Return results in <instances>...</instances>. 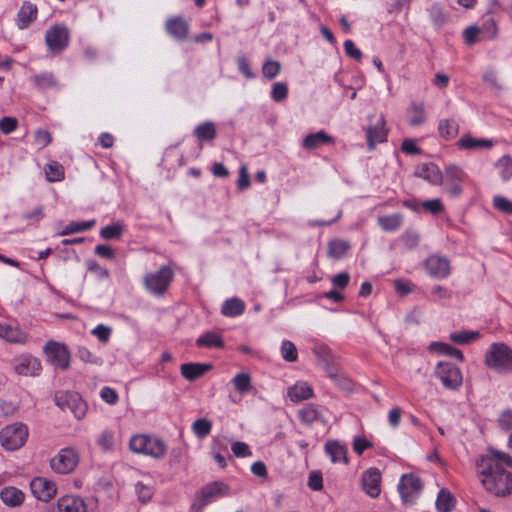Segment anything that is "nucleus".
I'll list each match as a JSON object with an SVG mask.
<instances>
[{
	"label": "nucleus",
	"mask_w": 512,
	"mask_h": 512,
	"mask_svg": "<svg viewBox=\"0 0 512 512\" xmlns=\"http://www.w3.org/2000/svg\"><path fill=\"white\" fill-rule=\"evenodd\" d=\"M505 467H512V457L494 448H488L475 462L477 476L482 486L496 497L512 494V473Z\"/></svg>",
	"instance_id": "f257e3e1"
},
{
	"label": "nucleus",
	"mask_w": 512,
	"mask_h": 512,
	"mask_svg": "<svg viewBox=\"0 0 512 512\" xmlns=\"http://www.w3.org/2000/svg\"><path fill=\"white\" fill-rule=\"evenodd\" d=\"M484 363L498 374H511L512 348L503 342L492 343L485 352Z\"/></svg>",
	"instance_id": "f03ea898"
},
{
	"label": "nucleus",
	"mask_w": 512,
	"mask_h": 512,
	"mask_svg": "<svg viewBox=\"0 0 512 512\" xmlns=\"http://www.w3.org/2000/svg\"><path fill=\"white\" fill-rule=\"evenodd\" d=\"M129 448L133 453L150 456L154 459H162L167 453V446L162 439L146 434L132 436Z\"/></svg>",
	"instance_id": "7ed1b4c3"
},
{
	"label": "nucleus",
	"mask_w": 512,
	"mask_h": 512,
	"mask_svg": "<svg viewBox=\"0 0 512 512\" xmlns=\"http://www.w3.org/2000/svg\"><path fill=\"white\" fill-rule=\"evenodd\" d=\"M44 40L47 50L53 55H59L69 46L71 31L67 25L56 23L46 30Z\"/></svg>",
	"instance_id": "20e7f679"
},
{
	"label": "nucleus",
	"mask_w": 512,
	"mask_h": 512,
	"mask_svg": "<svg viewBox=\"0 0 512 512\" xmlns=\"http://www.w3.org/2000/svg\"><path fill=\"white\" fill-rule=\"evenodd\" d=\"M28 427L23 423H13L0 430L1 446L7 451L19 450L27 441Z\"/></svg>",
	"instance_id": "39448f33"
},
{
	"label": "nucleus",
	"mask_w": 512,
	"mask_h": 512,
	"mask_svg": "<svg viewBox=\"0 0 512 512\" xmlns=\"http://www.w3.org/2000/svg\"><path fill=\"white\" fill-rule=\"evenodd\" d=\"M173 278V269L169 265H163L156 272L145 275L144 286L151 294L162 296L170 286Z\"/></svg>",
	"instance_id": "423d86ee"
},
{
	"label": "nucleus",
	"mask_w": 512,
	"mask_h": 512,
	"mask_svg": "<svg viewBox=\"0 0 512 512\" xmlns=\"http://www.w3.org/2000/svg\"><path fill=\"white\" fill-rule=\"evenodd\" d=\"M434 376L442 385L451 391L459 390L463 383L462 372L451 362H438L434 369Z\"/></svg>",
	"instance_id": "0eeeda50"
},
{
	"label": "nucleus",
	"mask_w": 512,
	"mask_h": 512,
	"mask_svg": "<svg viewBox=\"0 0 512 512\" xmlns=\"http://www.w3.org/2000/svg\"><path fill=\"white\" fill-rule=\"evenodd\" d=\"M229 486L222 481H214L203 486L195 496L192 508L201 511L212 501L228 495Z\"/></svg>",
	"instance_id": "6e6552de"
},
{
	"label": "nucleus",
	"mask_w": 512,
	"mask_h": 512,
	"mask_svg": "<svg viewBox=\"0 0 512 512\" xmlns=\"http://www.w3.org/2000/svg\"><path fill=\"white\" fill-rule=\"evenodd\" d=\"M48 361L61 370H66L70 365V352L64 343L48 340L43 347Z\"/></svg>",
	"instance_id": "1a4fd4ad"
},
{
	"label": "nucleus",
	"mask_w": 512,
	"mask_h": 512,
	"mask_svg": "<svg viewBox=\"0 0 512 512\" xmlns=\"http://www.w3.org/2000/svg\"><path fill=\"white\" fill-rule=\"evenodd\" d=\"M79 456L73 448L61 449L51 460V469L58 474H68L77 467Z\"/></svg>",
	"instance_id": "9d476101"
},
{
	"label": "nucleus",
	"mask_w": 512,
	"mask_h": 512,
	"mask_svg": "<svg viewBox=\"0 0 512 512\" xmlns=\"http://www.w3.org/2000/svg\"><path fill=\"white\" fill-rule=\"evenodd\" d=\"M464 176L462 168L455 164H449L445 167L442 184H444V190L450 197L457 198L460 196Z\"/></svg>",
	"instance_id": "9b49d317"
},
{
	"label": "nucleus",
	"mask_w": 512,
	"mask_h": 512,
	"mask_svg": "<svg viewBox=\"0 0 512 512\" xmlns=\"http://www.w3.org/2000/svg\"><path fill=\"white\" fill-rule=\"evenodd\" d=\"M13 371L19 376L37 377L42 371V365L37 357L21 354L13 359Z\"/></svg>",
	"instance_id": "f8f14e48"
},
{
	"label": "nucleus",
	"mask_w": 512,
	"mask_h": 512,
	"mask_svg": "<svg viewBox=\"0 0 512 512\" xmlns=\"http://www.w3.org/2000/svg\"><path fill=\"white\" fill-rule=\"evenodd\" d=\"M421 479L414 474H405L398 484V491L405 503L414 502L422 490Z\"/></svg>",
	"instance_id": "ddd939ff"
},
{
	"label": "nucleus",
	"mask_w": 512,
	"mask_h": 512,
	"mask_svg": "<svg viewBox=\"0 0 512 512\" xmlns=\"http://www.w3.org/2000/svg\"><path fill=\"white\" fill-rule=\"evenodd\" d=\"M56 404L63 410L71 411L78 419L84 417L87 405L77 393L65 392L56 396Z\"/></svg>",
	"instance_id": "4468645a"
},
{
	"label": "nucleus",
	"mask_w": 512,
	"mask_h": 512,
	"mask_svg": "<svg viewBox=\"0 0 512 512\" xmlns=\"http://www.w3.org/2000/svg\"><path fill=\"white\" fill-rule=\"evenodd\" d=\"M428 274L435 279H445L451 274L450 261L445 256L431 255L425 261Z\"/></svg>",
	"instance_id": "2eb2a0df"
},
{
	"label": "nucleus",
	"mask_w": 512,
	"mask_h": 512,
	"mask_svg": "<svg viewBox=\"0 0 512 512\" xmlns=\"http://www.w3.org/2000/svg\"><path fill=\"white\" fill-rule=\"evenodd\" d=\"M30 488L32 494L40 501L48 502L57 493L56 484L44 477H35L31 480Z\"/></svg>",
	"instance_id": "dca6fc26"
},
{
	"label": "nucleus",
	"mask_w": 512,
	"mask_h": 512,
	"mask_svg": "<svg viewBox=\"0 0 512 512\" xmlns=\"http://www.w3.org/2000/svg\"><path fill=\"white\" fill-rule=\"evenodd\" d=\"M388 129L383 115L379 117L375 124L366 128V140L368 149L374 150L377 144L387 141Z\"/></svg>",
	"instance_id": "f3484780"
},
{
	"label": "nucleus",
	"mask_w": 512,
	"mask_h": 512,
	"mask_svg": "<svg viewBox=\"0 0 512 512\" xmlns=\"http://www.w3.org/2000/svg\"><path fill=\"white\" fill-rule=\"evenodd\" d=\"M165 30L172 38L183 41L189 34L190 25L181 16H173L166 20Z\"/></svg>",
	"instance_id": "a211bd4d"
},
{
	"label": "nucleus",
	"mask_w": 512,
	"mask_h": 512,
	"mask_svg": "<svg viewBox=\"0 0 512 512\" xmlns=\"http://www.w3.org/2000/svg\"><path fill=\"white\" fill-rule=\"evenodd\" d=\"M38 17V8L36 4L30 1H23L16 15V26L20 30H25L36 21Z\"/></svg>",
	"instance_id": "6ab92c4d"
},
{
	"label": "nucleus",
	"mask_w": 512,
	"mask_h": 512,
	"mask_svg": "<svg viewBox=\"0 0 512 512\" xmlns=\"http://www.w3.org/2000/svg\"><path fill=\"white\" fill-rule=\"evenodd\" d=\"M381 473L377 468H369L362 475V485L364 491L372 498L380 494Z\"/></svg>",
	"instance_id": "aec40b11"
},
{
	"label": "nucleus",
	"mask_w": 512,
	"mask_h": 512,
	"mask_svg": "<svg viewBox=\"0 0 512 512\" xmlns=\"http://www.w3.org/2000/svg\"><path fill=\"white\" fill-rule=\"evenodd\" d=\"M414 175L422 178L432 185H442L443 173L434 163H422L415 169Z\"/></svg>",
	"instance_id": "412c9836"
},
{
	"label": "nucleus",
	"mask_w": 512,
	"mask_h": 512,
	"mask_svg": "<svg viewBox=\"0 0 512 512\" xmlns=\"http://www.w3.org/2000/svg\"><path fill=\"white\" fill-rule=\"evenodd\" d=\"M57 512H87L84 500L79 496L64 495L57 501Z\"/></svg>",
	"instance_id": "4be33fe9"
},
{
	"label": "nucleus",
	"mask_w": 512,
	"mask_h": 512,
	"mask_svg": "<svg viewBox=\"0 0 512 512\" xmlns=\"http://www.w3.org/2000/svg\"><path fill=\"white\" fill-rule=\"evenodd\" d=\"M325 453L333 463H348L347 447L337 440H329L325 443Z\"/></svg>",
	"instance_id": "5701e85b"
},
{
	"label": "nucleus",
	"mask_w": 512,
	"mask_h": 512,
	"mask_svg": "<svg viewBox=\"0 0 512 512\" xmlns=\"http://www.w3.org/2000/svg\"><path fill=\"white\" fill-rule=\"evenodd\" d=\"M0 338L9 343L24 344L28 337L19 327L0 323Z\"/></svg>",
	"instance_id": "b1692460"
},
{
	"label": "nucleus",
	"mask_w": 512,
	"mask_h": 512,
	"mask_svg": "<svg viewBox=\"0 0 512 512\" xmlns=\"http://www.w3.org/2000/svg\"><path fill=\"white\" fill-rule=\"evenodd\" d=\"M335 140L332 136L327 134L324 130L316 133H311L305 136L302 140V147L306 150H313L324 144H334Z\"/></svg>",
	"instance_id": "393cba45"
},
{
	"label": "nucleus",
	"mask_w": 512,
	"mask_h": 512,
	"mask_svg": "<svg viewBox=\"0 0 512 512\" xmlns=\"http://www.w3.org/2000/svg\"><path fill=\"white\" fill-rule=\"evenodd\" d=\"M0 499L9 507H18L24 502L25 494L19 488L8 486L0 491Z\"/></svg>",
	"instance_id": "a878e982"
},
{
	"label": "nucleus",
	"mask_w": 512,
	"mask_h": 512,
	"mask_svg": "<svg viewBox=\"0 0 512 512\" xmlns=\"http://www.w3.org/2000/svg\"><path fill=\"white\" fill-rule=\"evenodd\" d=\"M212 368L211 364L205 363H185L181 365L182 376L189 380L194 381L197 378L203 376L207 371Z\"/></svg>",
	"instance_id": "bb28decb"
},
{
	"label": "nucleus",
	"mask_w": 512,
	"mask_h": 512,
	"mask_svg": "<svg viewBox=\"0 0 512 512\" xmlns=\"http://www.w3.org/2000/svg\"><path fill=\"white\" fill-rule=\"evenodd\" d=\"M288 397L293 402L308 400L313 396L312 387L306 382H297L288 388Z\"/></svg>",
	"instance_id": "cd10ccee"
},
{
	"label": "nucleus",
	"mask_w": 512,
	"mask_h": 512,
	"mask_svg": "<svg viewBox=\"0 0 512 512\" xmlns=\"http://www.w3.org/2000/svg\"><path fill=\"white\" fill-rule=\"evenodd\" d=\"M33 86L39 90H47L57 87L58 80L52 72H41L30 78Z\"/></svg>",
	"instance_id": "c85d7f7f"
},
{
	"label": "nucleus",
	"mask_w": 512,
	"mask_h": 512,
	"mask_svg": "<svg viewBox=\"0 0 512 512\" xmlns=\"http://www.w3.org/2000/svg\"><path fill=\"white\" fill-rule=\"evenodd\" d=\"M351 244L341 239H333L328 243L327 255L334 260L342 259L350 250Z\"/></svg>",
	"instance_id": "c756f323"
},
{
	"label": "nucleus",
	"mask_w": 512,
	"mask_h": 512,
	"mask_svg": "<svg viewBox=\"0 0 512 512\" xmlns=\"http://www.w3.org/2000/svg\"><path fill=\"white\" fill-rule=\"evenodd\" d=\"M378 225L385 232H394L398 230L403 223V216L400 213L384 215L378 217Z\"/></svg>",
	"instance_id": "7c9ffc66"
},
{
	"label": "nucleus",
	"mask_w": 512,
	"mask_h": 512,
	"mask_svg": "<svg viewBox=\"0 0 512 512\" xmlns=\"http://www.w3.org/2000/svg\"><path fill=\"white\" fill-rule=\"evenodd\" d=\"M194 135L199 141L211 142L216 138V126L211 121L203 122L194 129Z\"/></svg>",
	"instance_id": "2f4dec72"
},
{
	"label": "nucleus",
	"mask_w": 512,
	"mask_h": 512,
	"mask_svg": "<svg viewBox=\"0 0 512 512\" xmlns=\"http://www.w3.org/2000/svg\"><path fill=\"white\" fill-rule=\"evenodd\" d=\"M245 310V303L239 298L227 299L221 308L223 315L227 317H236L243 314Z\"/></svg>",
	"instance_id": "473e14b6"
},
{
	"label": "nucleus",
	"mask_w": 512,
	"mask_h": 512,
	"mask_svg": "<svg viewBox=\"0 0 512 512\" xmlns=\"http://www.w3.org/2000/svg\"><path fill=\"white\" fill-rule=\"evenodd\" d=\"M438 132L445 140H451L458 135L459 125L454 119H443L439 121Z\"/></svg>",
	"instance_id": "72a5a7b5"
},
{
	"label": "nucleus",
	"mask_w": 512,
	"mask_h": 512,
	"mask_svg": "<svg viewBox=\"0 0 512 512\" xmlns=\"http://www.w3.org/2000/svg\"><path fill=\"white\" fill-rule=\"evenodd\" d=\"M125 231V225L120 222H114L111 225L101 228L99 235L105 240H119Z\"/></svg>",
	"instance_id": "f704fd0d"
},
{
	"label": "nucleus",
	"mask_w": 512,
	"mask_h": 512,
	"mask_svg": "<svg viewBox=\"0 0 512 512\" xmlns=\"http://www.w3.org/2000/svg\"><path fill=\"white\" fill-rule=\"evenodd\" d=\"M455 498L447 489H441L436 499V508L439 512H450L455 506Z\"/></svg>",
	"instance_id": "c9c22d12"
},
{
	"label": "nucleus",
	"mask_w": 512,
	"mask_h": 512,
	"mask_svg": "<svg viewBox=\"0 0 512 512\" xmlns=\"http://www.w3.org/2000/svg\"><path fill=\"white\" fill-rule=\"evenodd\" d=\"M196 345L207 348H222L224 346V342L220 334L216 332H207L196 340Z\"/></svg>",
	"instance_id": "e433bc0d"
},
{
	"label": "nucleus",
	"mask_w": 512,
	"mask_h": 512,
	"mask_svg": "<svg viewBox=\"0 0 512 512\" xmlns=\"http://www.w3.org/2000/svg\"><path fill=\"white\" fill-rule=\"evenodd\" d=\"M429 349L431 351L456 358L460 361H463V359H464L463 353L459 349H457L447 343L432 342L429 346Z\"/></svg>",
	"instance_id": "4c0bfd02"
},
{
	"label": "nucleus",
	"mask_w": 512,
	"mask_h": 512,
	"mask_svg": "<svg viewBox=\"0 0 512 512\" xmlns=\"http://www.w3.org/2000/svg\"><path fill=\"white\" fill-rule=\"evenodd\" d=\"M458 146L462 149L491 148L493 146V142L491 140L476 139L469 135H465L458 141Z\"/></svg>",
	"instance_id": "58836bf2"
},
{
	"label": "nucleus",
	"mask_w": 512,
	"mask_h": 512,
	"mask_svg": "<svg viewBox=\"0 0 512 512\" xmlns=\"http://www.w3.org/2000/svg\"><path fill=\"white\" fill-rule=\"evenodd\" d=\"M328 375L339 389L345 392L353 391L352 380L345 376L344 374L339 373L336 369L331 368L328 370Z\"/></svg>",
	"instance_id": "ea45409f"
},
{
	"label": "nucleus",
	"mask_w": 512,
	"mask_h": 512,
	"mask_svg": "<svg viewBox=\"0 0 512 512\" xmlns=\"http://www.w3.org/2000/svg\"><path fill=\"white\" fill-rule=\"evenodd\" d=\"M95 224L94 220L89 221H72L66 226L63 227L61 231H59V235H70L73 233H78L82 231H86L92 228Z\"/></svg>",
	"instance_id": "a19ab883"
},
{
	"label": "nucleus",
	"mask_w": 512,
	"mask_h": 512,
	"mask_svg": "<svg viewBox=\"0 0 512 512\" xmlns=\"http://www.w3.org/2000/svg\"><path fill=\"white\" fill-rule=\"evenodd\" d=\"M212 430V422L206 418L196 419L192 424V432L199 439L206 438Z\"/></svg>",
	"instance_id": "79ce46f5"
},
{
	"label": "nucleus",
	"mask_w": 512,
	"mask_h": 512,
	"mask_svg": "<svg viewBox=\"0 0 512 512\" xmlns=\"http://www.w3.org/2000/svg\"><path fill=\"white\" fill-rule=\"evenodd\" d=\"M44 171L47 180L50 182L61 181L64 178V168L60 163L56 161L48 163L45 166Z\"/></svg>",
	"instance_id": "37998d69"
},
{
	"label": "nucleus",
	"mask_w": 512,
	"mask_h": 512,
	"mask_svg": "<svg viewBox=\"0 0 512 512\" xmlns=\"http://www.w3.org/2000/svg\"><path fill=\"white\" fill-rule=\"evenodd\" d=\"M299 418L303 423L312 424L321 418V413L317 406L309 404L299 411Z\"/></svg>",
	"instance_id": "c03bdc74"
},
{
	"label": "nucleus",
	"mask_w": 512,
	"mask_h": 512,
	"mask_svg": "<svg viewBox=\"0 0 512 512\" xmlns=\"http://www.w3.org/2000/svg\"><path fill=\"white\" fill-rule=\"evenodd\" d=\"M479 30L481 33V37H479V40H492L497 36L498 28L496 25V22L492 18H488L487 20L483 21L482 25L479 26Z\"/></svg>",
	"instance_id": "a18cd8bd"
},
{
	"label": "nucleus",
	"mask_w": 512,
	"mask_h": 512,
	"mask_svg": "<svg viewBox=\"0 0 512 512\" xmlns=\"http://www.w3.org/2000/svg\"><path fill=\"white\" fill-rule=\"evenodd\" d=\"M409 124L411 126H419L425 121L424 106L422 104L413 103L409 110Z\"/></svg>",
	"instance_id": "49530a36"
},
{
	"label": "nucleus",
	"mask_w": 512,
	"mask_h": 512,
	"mask_svg": "<svg viewBox=\"0 0 512 512\" xmlns=\"http://www.w3.org/2000/svg\"><path fill=\"white\" fill-rule=\"evenodd\" d=\"M430 294L432 296V301L437 303L449 301L453 296L452 290L441 285H433L430 289Z\"/></svg>",
	"instance_id": "de8ad7c7"
},
{
	"label": "nucleus",
	"mask_w": 512,
	"mask_h": 512,
	"mask_svg": "<svg viewBox=\"0 0 512 512\" xmlns=\"http://www.w3.org/2000/svg\"><path fill=\"white\" fill-rule=\"evenodd\" d=\"M503 181L512 177V158L509 155L502 156L496 163Z\"/></svg>",
	"instance_id": "09e8293b"
},
{
	"label": "nucleus",
	"mask_w": 512,
	"mask_h": 512,
	"mask_svg": "<svg viewBox=\"0 0 512 512\" xmlns=\"http://www.w3.org/2000/svg\"><path fill=\"white\" fill-rule=\"evenodd\" d=\"M429 15L435 26L441 27L446 23L447 17L444 13L443 7L435 3L429 8Z\"/></svg>",
	"instance_id": "8fccbe9b"
},
{
	"label": "nucleus",
	"mask_w": 512,
	"mask_h": 512,
	"mask_svg": "<svg viewBox=\"0 0 512 512\" xmlns=\"http://www.w3.org/2000/svg\"><path fill=\"white\" fill-rule=\"evenodd\" d=\"M281 64L275 60H266L262 65V74L268 80H272L279 75Z\"/></svg>",
	"instance_id": "3c124183"
},
{
	"label": "nucleus",
	"mask_w": 512,
	"mask_h": 512,
	"mask_svg": "<svg viewBox=\"0 0 512 512\" xmlns=\"http://www.w3.org/2000/svg\"><path fill=\"white\" fill-rule=\"evenodd\" d=\"M479 336L478 332L473 331H455L450 334V340L457 344H467Z\"/></svg>",
	"instance_id": "603ef678"
},
{
	"label": "nucleus",
	"mask_w": 512,
	"mask_h": 512,
	"mask_svg": "<svg viewBox=\"0 0 512 512\" xmlns=\"http://www.w3.org/2000/svg\"><path fill=\"white\" fill-rule=\"evenodd\" d=\"M235 389L240 393H245L251 388V377L247 373H238L232 379Z\"/></svg>",
	"instance_id": "864d4df0"
},
{
	"label": "nucleus",
	"mask_w": 512,
	"mask_h": 512,
	"mask_svg": "<svg viewBox=\"0 0 512 512\" xmlns=\"http://www.w3.org/2000/svg\"><path fill=\"white\" fill-rule=\"evenodd\" d=\"M135 492L138 496L139 501L146 504L148 503L153 495H154V489L150 485H145L142 482H137L135 484Z\"/></svg>",
	"instance_id": "5fc2aeb1"
},
{
	"label": "nucleus",
	"mask_w": 512,
	"mask_h": 512,
	"mask_svg": "<svg viewBox=\"0 0 512 512\" xmlns=\"http://www.w3.org/2000/svg\"><path fill=\"white\" fill-rule=\"evenodd\" d=\"M288 96V86L285 82H275L272 85V89L270 92V97L275 102H282Z\"/></svg>",
	"instance_id": "6e6d98bb"
},
{
	"label": "nucleus",
	"mask_w": 512,
	"mask_h": 512,
	"mask_svg": "<svg viewBox=\"0 0 512 512\" xmlns=\"http://www.w3.org/2000/svg\"><path fill=\"white\" fill-rule=\"evenodd\" d=\"M281 355L287 362H295L298 358L297 349L293 342L284 340L281 345Z\"/></svg>",
	"instance_id": "4d7b16f0"
},
{
	"label": "nucleus",
	"mask_w": 512,
	"mask_h": 512,
	"mask_svg": "<svg viewBox=\"0 0 512 512\" xmlns=\"http://www.w3.org/2000/svg\"><path fill=\"white\" fill-rule=\"evenodd\" d=\"M493 205L498 211L507 215H512V201L506 197L500 195L494 196Z\"/></svg>",
	"instance_id": "13d9d810"
},
{
	"label": "nucleus",
	"mask_w": 512,
	"mask_h": 512,
	"mask_svg": "<svg viewBox=\"0 0 512 512\" xmlns=\"http://www.w3.org/2000/svg\"><path fill=\"white\" fill-rule=\"evenodd\" d=\"M463 37H464L465 43L469 46H472L476 42L480 41L479 37H481V33L479 30V26H476V25L468 26L463 31Z\"/></svg>",
	"instance_id": "bf43d9fd"
},
{
	"label": "nucleus",
	"mask_w": 512,
	"mask_h": 512,
	"mask_svg": "<svg viewBox=\"0 0 512 512\" xmlns=\"http://www.w3.org/2000/svg\"><path fill=\"white\" fill-rule=\"evenodd\" d=\"M18 127V120L15 117L4 116L0 119V131L8 135Z\"/></svg>",
	"instance_id": "052dcab7"
},
{
	"label": "nucleus",
	"mask_w": 512,
	"mask_h": 512,
	"mask_svg": "<svg viewBox=\"0 0 512 512\" xmlns=\"http://www.w3.org/2000/svg\"><path fill=\"white\" fill-rule=\"evenodd\" d=\"M98 442L101 445L102 449L106 452L113 451L116 446L114 435L110 431H103Z\"/></svg>",
	"instance_id": "680f3d73"
},
{
	"label": "nucleus",
	"mask_w": 512,
	"mask_h": 512,
	"mask_svg": "<svg viewBox=\"0 0 512 512\" xmlns=\"http://www.w3.org/2000/svg\"><path fill=\"white\" fill-rule=\"evenodd\" d=\"M422 208L431 214H439L444 211V206L440 199L426 200L421 204Z\"/></svg>",
	"instance_id": "e2e57ef3"
},
{
	"label": "nucleus",
	"mask_w": 512,
	"mask_h": 512,
	"mask_svg": "<svg viewBox=\"0 0 512 512\" xmlns=\"http://www.w3.org/2000/svg\"><path fill=\"white\" fill-rule=\"evenodd\" d=\"M231 450L236 457L245 458L252 455L250 447L244 442L237 441L232 443Z\"/></svg>",
	"instance_id": "0e129e2a"
},
{
	"label": "nucleus",
	"mask_w": 512,
	"mask_h": 512,
	"mask_svg": "<svg viewBox=\"0 0 512 512\" xmlns=\"http://www.w3.org/2000/svg\"><path fill=\"white\" fill-rule=\"evenodd\" d=\"M52 141V136L49 131L39 129L35 132V143L40 148L48 146Z\"/></svg>",
	"instance_id": "69168bd1"
},
{
	"label": "nucleus",
	"mask_w": 512,
	"mask_h": 512,
	"mask_svg": "<svg viewBox=\"0 0 512 512\" xmlns=\"http://www.w3.org/2000/svg\"><path fill=\"white\" fill-rule=\"evenodd\" d=\"M100 397L103 401L110 405H114L118 402L119 396L115 389L105 386L100 391Z\"/></svg>",
	"instance_id": "338daca9"
},
{
	"label": "nucleus",
	"mask_w": 512,
	"mask_h": 512,
	"mask_svg": "<svg viewBox=\"0 0 512 512\" xmlns=\"http://www.w3.org/2000/svg\"><path fill=\"white\" fill-rule=\"evenodd\" d=\"M308 487L314 491H320L323 488V479L320 471H312L308 477Z\"/></svg>",
	"instance_id": "774afa93"
}]
</instances>
